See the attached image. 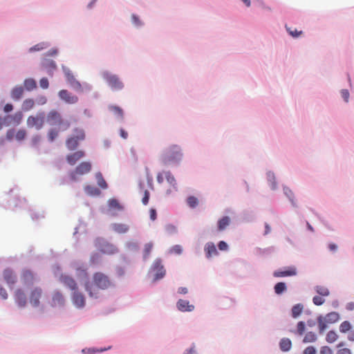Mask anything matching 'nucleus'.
<instances>
[{
	"instance_id": "1",
	"label": "nucleus",
	"mask_w": 354,
	"mask_h": 354,
	"mask_svg": "<svg viewBox=\"0 0 354 354\" xmlns=\"http://www.w3.org/2000/svg\"><path fill=\"white\" fill-rule=\"evenodd\" d=\"M113 286L109 276L101 272H96L92 276V280L84 284L85 290L91 298L100 297V290H105Z\"/></svg>"
},
{
	"instance_id": "2",
	"label": "nucleus",
	"mask_w": 354,
	"mask_h": 354,
	"mask_svg": "<svg viewBox=\"0 0 354 354\" xmlns=\"http://www.w3.org/2000/svg\"><path fill=\"white\" fill-rule=\"evenodd\" d=\"M183 154L178 145H172L162 154L161 159L165 164L176 162L182 158Z\"/></svg>"
},
{
	"instance_id": "3",
	"label": "nucleus",
	"mask_w": 354,
	"mask_h": 354,
	"mask_svg": "<svg viewBox=\"0 0 354 354\" xmlns=\"http://www.w3.org/2000/svg\"><path fill=\"white\" fill-rule=\"evenodd\" d=\"M46 121L50 126L57 125L62 131H66L70 127L69 122L64 121L61 114L55 110H51L48 113Z\"/></svg>"
},
{
	"instance_id": "4",
	"label": "nucleus",
	"mask_w": 354,
	"mask_h": 354,
	"mask_svg": "<svg viewBox=\"0 0 354 354\" xmlns=\"http://www.w3.org/2000/svg\"><path fill=\"white\" fill-rule=\"evenodd\" d=\"M85 139V133L82 129L75 128L73 130L72 136L68 137L66 140V146L69 150L75 149L78 145L80 141H82Z\"/></svg>"
},
{
	"instance_id": "5",
	"label": "nucleus",
	"mask_w": 354,
	"mask_h": 354,
	"mask_svg": "<svg viewBox=\"0 0 354 354\" xmlns=\"http://www.w3.org/2000/svg\"><path fill=\"white\" fill-rule=\"evenodd\" d=\"M94 244L95 248L102 254L112 255L118 252V249L115 245L107 242L104 239L97 238Z\"/></svg>"
},
{
	"instance_id": "6",
	"label": "nucleus",
	"mask_w": 354,
	"mask_h": 354,
	"mask_svg": "<svg viewBox=\"0 0 354 354\" xmlns=\"http://www.w3.org/2000/svg\"><path fill=\"white\" fill-rule=\"evenodd\" d=\"M26 122L28 128H35L37 130H40L43 128L45 122L44 112H39L35 115L28 116Z\"/></svg>"
},
{
	"instance_id": "7",
	"label": "nucleus",
	"mask_w": 354,
	"mask_h": 354,
	"mask_svg": "<svg viewBox=\"0 0 354 354\" xmlns=\"http://www.w3.org/2000/svg\"><path fill=\"white\" fill-rule=\"evenodd\" d=\"M102 77L113 90H121L124 86L123 83L115 75L105 71L102 73Z\"/></svg>"
},
{
	"instance_id": "8",
	"label": "nucleus",
	"mask_w": 354,
	"mask_h": 354,
	"mask_svg": "<svg viewBox=\"0 0 354 354\" xmlns=\"http://www.w3.org/2000/svg\"><path fill=\"white\" fill-rule=\"evenodd\" d=\"M91 170V164L89 162H82L76 167L74 171L70 173L71 180L76 181L78 180L77 176L84 175L88 173Z\"/></svg>"
},
{
	"instance_id": "9",
	"label": "nucleus",
	"mask_w": 354,
	"mask_h": 354,
	"mask_svg": "<svg viewBox=\"0 0 354 354\" xmlns=\"http://www.w3.org/2000/svg\"><path fill=\"white\" fill-rule=\"evenodd\" d=\"M42 295L43 290L40 287L36 286L32 288L28 295L30 304L34 307L39 306Z\"/></svg>"
},
{
	"instance_id": "10",
	"label": "nucleus",
	"mask_w": 354,
	"mask_h": 354,
	"mask_svg": "<svg viewBox=\"0 0 354 354\" xmlns=\"http://www.w3.org/2000/svg\"><path fill=\"white\" fill-rule=\"evenodd\" d=\"M23 119V113L21 111H17L13 115H8L3 118V123L6 126H9L11 124L19 125L21 124Z\"/></svg>"
},
{
	"instance_id": "11",
	"label": "nucleus",
	"mask_w": 354,
	"mask_h": 354,
	"mask_svg": "<svg viewBox=\"0 0 354 354\" xmlns=\"http://www.w3.org/2000/svg\"><path fill=\"white\" fill-rule=\"evenodd\" d=\"M73 304L78 308H82L86 304V298L83 293L78 291L77 289L73 291L71 297Z\"/></svg>"
},
{
	"instance_id": "12",
	"label": "nucleus",
	"mask_w": 354,
	"mask_h": 354,
	"mask_svg": "<svg viewBox=\"0 0 354 354\" xmlns=\"http://www.w3.org/2000/svg\"><path fill=\"white\" fill-rule=\"evenodd\" d=\"M21 281L25 286L32 285L35 281V277L32 272L28 270H24L21 274Z\"/></svg>"
},
{
	"instance_id": "13",
	"label": "nucleus",
	"mask_w": 354,
	"mask_h": 354,
	"mask_svg": "<svg viewBox=\"0 0 354 354\" xmlns=\"http://www.w3.org/2000/svg\"><path fill=\"white\" fill-rule=\"evenodd\" d=\"M59 281L62 282L65 286L70 288L72 291H75L77 289V284L75 280L71 276L67 274H62L59 277Z\"/></svg>"
},
{
	"instance_id": "14",
	"label": "nucleus",
	"mask_w": 354,
	"mask_h": 354,
	"mask_svg": "<svg viewBox=\"0 0 354 354\" xmlns=\"http://www.w3.org/2000/svg\"><path fill=\"white\" fill-rule=\"evenodd\" d=\"M3 277L8 286L12 288L17 281V277L14 272L10 269H6L3 272Z\"/></svg>"
},
{
	"instance_id": "15",
	"label": "nucleus",
	"mask_w": 354,
	"mask_h": 354,
	"mask_svg": "<svg viewBox=\"0 0 354 354\" xmlns=\"http://www.w3.org/2000/svg\"><path fill=\"white\" fill-rule=\"evenodd\" d=\"M15 302L20 307H25L27 304V297L21 288H18L15 292Z\"/></svg>"
},
{
	"instance_id": "16",
	"label": "nucleus",
	"mask_w": 354,
	"mask_h": 354,
	"mask_svg": "<svg viewBox=\"0 0 354 354\" xmlns=\"http://www.w3.org/2000/svg\"><path fill=\"white\" fill-rule=\"evenodd\" d=\"M152 270L156 272V279H157L162 278L165 274V270L160 259L154 261L152 265Z\"/></svg>"
},
{
	"instance_id": "17",
	"label": "nucleus",
	"mask_w": 354,
	"mask_h": 354,
	"mask_svg": "<svg viewBox=\"0 0 354 354\" xmlns=\"http://www.w3.org/2000/svg\"><path fill=\"white\" fill-rule=\"evenodd\" d=\"M59 97L68 104H75L78 101V97L76 95L71 94L65 89L59 92Z\"/></svg>"
},
{
	"instance_id": "18",
	"label": "nucleus",
	"mask_w": 354,
	"mask_h": 354,
	"mask_svg": "<svg viewBox=\"0 0 354 354\" xmlns=\"http://www.w3.org/2000/svg\"><path fill=\"white\" fill-rule=\"evenodd\" d=\"M165 177L167 181V183L170 185V188L167 189V194H171L174 191L177 190V183L174 176L171 174L170 171H164Z\"/></svg>"
},
{
	"instance_id": "19",
	"label": "nucleus",
	"mask_w": 354,
	"mask_h": 354,
	"mask_svg": "<svg viewBox=\"0 0 354 354\" xmlns=\"http://www.w3.org/2000/svg\"><path fill=\"white\" fill-rule=\"evenodd\" d=\"M65 302L64 297L59 291H55L52 295L50 305L53 307L62 306Z\"/></svg>"
},
{
	"instance_id": "20",
	"label": "nucleus",
	"mask_w": 354,
	"mask_h": 354,
	"mask_svg": "<svg viewBox=\"0 0 354 354\" xmlns=\"http://www.w3.org/2000/svg\"><path fill=\"white\" fill-rule=\"evenodd\" d=\"M85 156L83 151H77L73 153L68 154L66 156L67 162L71 165H74L79 160Z\"/></svg>"
},
{
	"instance_id": "21",
	"label": "nucleus",
	"mask_w": 354,
	"mask_h": 354,
	"mask_svg": "<svg viewBox=\"0 0 354 354\" xmlns=\"http://www.w3.org/2000/svg\"><path fill=\"white\" fill-rule=\"evenodd\" d=\"M177 308L181 312H191L194 310V306L190 304L189 301L179 299L176 304Z\"/></svg>"
},
{
	"instance_id": "22",
	"label": "nucleus",
	"mask_w": 354,
	"mask_h": 354,
	"mask_svg": "<svg viewBox=\"0 0 354 354\" xmlns=\"http://www.w3.org/2000/svg\"><path fill=\"white\" fill-rule=\"evenodd\" d=\"M297 270L295 267H290L288 269L281 271L276 270L273 272V276L275 277H285L296 275Z\"/></svg>"
},
{
	"instance_id": "23",
	"label": "nucleus",
	"mask_w": 354,
	"mask_h": 354,
	"mask_svg": "<svg viewBox=\"0 0 354 354\" xmlns=\"http://www.w3.org/2000/svg\"><path fill=\"white\" fill-rule=\"evenodd\" d=\"M43 68L47 71L48 73L51 75L53 72L56 69V64L52 59H44L41 63Z\"/></svg>"
},
{
	"instance_id": "24",
	"label": "nucleus",
	"mask_w": 354,
	"mask_h": 354,
	"mask_svg": "<svg viewBox=\"0 0 354 354\" xmlns=\"http://www.w3.org/2000/svg\"><path fill=\"white\" fill-rule=\"evenodd\" d=\"M205 252L207 258H211L213 256L218 254V251L216 248L215 245L212 242H208L205 245Z\"/></svg>"
},
{
	"instance_id": "25",
	"label": "nucleus",
	"mask_w": 354,
	"mask_h": 354,
	"mask_svg": "<svg viewBox=\"0 0 354 354\" xmlns=\"http://www.w3.org/2000/svg\"><path fill=\"white\" fill-rule=\"evenodd\" d=\"M129 226L124 223H114L112 225V229L118 234H124L128 232Z\"/></svg>"
},
{
	"instance_id": "26",
	"label": "nucleus",
	"mask_w": 354,
	"mask_h": 354,
	"mask_svg": "<svg viewBox=\"0 0 354 354\" xmlns=\"http://www.w3.org/2000/svg\"><path fill=\"white\" fill-rule=\"evenodd\" d=\"M280 349L283 352H287L292 347V342L288 338H282L279 342Z\"/></svg>"
},
{
	"instance_id": "27",
	"label": "nucleus",
	"mask_w": 354,
	"mask_h": 354,
	"mask_svg": "<svg viewBox=\"0 0 354 354\" xmlns=\"http://www.w3.org/2000/svg\"><path fill=\"white\" fill-rule=\"evenodd\" d=\"M108 204L109 209L111 210L117 212L123 210V207L119 203L118 201L115 198L110 199Z\"/></svg>"
},
{
	"instance_id": "28",
	"label": "nucleus",
	"mask_w": 354,
	"mask_h": 354,
	"mask_svg": "<svg viewBox=\"0 0 354 354\" xmlns=\"http://www.w3.org/2000/svg\"><path fill=\"white\" fill-rule=\"evenodd\" d=\"M24 93V88L22 86H16L15 87L11 92V96L12 99L15 100H19Z\"/></svg>"
},
{
	"instance_id": "29",
	"label": "nucleus",
	"mask_w": 354,
	"mask_h": 354,
	"mask_svg": "<svg viewBox=\"0 0 354 354\" xmlns=\"http://www.w3.org/2000/svg\"><path fill=\"white\" fill-rule=\"evenodd\" d=\"M230 223V218L228 216H224L218 221V230H224Z\"/></svg>"
},
{
	"instance_id": "30",
	"label": "nucleus",
	"mask_w": 354,
	"mask_h": 354,
	"mask_svg": "<svg viewBox=\"0 0 354 354\" xmlns=\"http://www.w3.org/2000/svg\"><path fill=\"white\" fill-rule=\"evenodd\" d=\"M84 191L86 192V193L91 196H98L100 194V189L92 185L85 186Z\"/></svg>"
},
{
	"instance_id": "31",
	"label": "nucleus",
	"mask_w": 354,
	"mask_h": 354,
	"mask_svg": "<svg viewBox=\"0 0 354 354\" xmlns=\"http://www.w3.org/2000/svg\"><path fill=\"white\" fill-rule=\"evenodd\" d=\"M59 131H62L59 128V129H57L55 128H52L49 129L47 134L48 140L50 142H53L55 140V138H57Z\"/></svg>"
},
{
	"instance_id": "32",
	"label": "nucleus",
	"mask_w": 354,
	"mask_h": 354,
	"mask_svg": "<svg viewBox=\"0 0 354 354\" xmlns=\"http://www.w3.org/2000/svg\"><path fill=\"white\" fill-rule=\"evenodd\" d=\"M303 309L304 306L302 304H298L295 305L292 308V317L297 318V317H299L301 314Z\"/></svg>"
},
{
	"instance_id": "33",
	"label": "nucleus",
	"mask_w": 354,
	"mask_h": 354,
	"mask_svg": "<svg viewBox=\"0 0 354 354\" xmlns=\"http://www.w3.org/2000/svg\"><path fill=\"white\" fill-rule=\"evenodd\" d=\"M35 106V101L32 99H26L22 104V109L25 111H28Z\"/></svg>"
},
{
	"instance_id": "34",
	"label": "nucleus",
	"mask_w": 354,
	"mask_h": 354,
	"mask_svg": "<svg viewBox=\"0 0 354 354\" xmlns=\"http://www.w3.org/2000/svg\"><path fill=\"white\" fill-rule=\"evenodd\" d=\"M317 337L315 333L313 332H308L303 339L304 343H312L315 342L317 340Z\"/></svg>"
},
{
	"instance_id": "35",
	"label": "nucleus",
	"mask_w": 354,
	"mask_h": 354,
	"mask_svg": "<svg viewBox=\"0 0 354 354\" xmlns=\"http://www.w3.org/2000/svg\"><path fill=\"white\" fill-rule=\"evenodd\" d=\"M109 109L117 117L120 118V119L123 118V111L120 107L111 105L109 107Z\"/></svg>"
},
{
	"instance_id": "36",
	"label": "nucleus",
	"mask_w": 354,
	"mask_h": 354,
	"mask_svg": "<svg viewBox=\"0 0 354 354\" xmlns=\"http://www.w3.org/2000/svg\"><path fill=\"white\" fill-rule=\"evenodd\" d=\"M325 319L328 323H334L339 319V314L335 312L328 313L325 317Z\"/></svg>"
},
{
	"instance_id": "37",
	"label": "nucleus",
	"mask_w": 354,
	"mask_h": 354,
	"mask_svg": "<svg viewBox=\"0 0 354 354\" xmlns=\"http://www.w3.org/2000/svg\"><path fill=\"white\" fill-rule=\"evenodd\" d=\"M153 243L149 242L145 245L144 250H143V258L144 259H147L149 258L151 252L153 249Z\"/></svg>"
},
{
	"instance_id": "38",
	"label": "nucleus",
	"mask_w": 354,
	"mask_h": 354,
	"mask_svg": "<svg viewBox=\"0 0 354 354\" xmlns=\"http://www.w3.org/2000/svg\"><path fill=\"white\" fill-rule=\"evenodd\" d=\"M24 86L28 91H32L37 87V84L33 79L29 78L24 81Z\"/></svg>"
},
{
	"instance_id": "39",
	"label": "nucleus",
	"mask_w": 354,
	"mask_h": 354,
	"mask_svg": "<svg viewBox=\"0 0 354 354\" xmlns=\"http://www.w3.org/2000/svg\"><path fill=\"white\" fill-rule=\"evenodd\" d=\"M26 136L27 131L24 129H20L17 132H15V139L19 142L24 140L26 138Z\"/></svg>"
},
{
	"instance_id": "40",
	"label": "nucleus",
	"mask_w": 354,
	"mask_h": 354,
	"mask_svg": "<svg viewBox=\"0 0 354 354\" xmlns=\"http://www.w3.org/2000/svg\"><path fill=\"white\" fill-rule=\"evenodd\" d=\"M95 178L97 180V185L102 189H106L107 187V184L104 179L101 173L98 172L95 174Z\"/></svg>"
},
{
	"instance_id": "41",
	"label": "nucleus",
	"mask_w": 354,
	"mask_h": 354,
	"mask_svg": "<svg viewBox=\"0 0 354 354\" xmlns=\"http://www.w3.org/2000/svg\"><path fill=\"white\" fill-rule=\"evenodd\" d=\"M286 290V283L283 282H279L274 286V292L277 295L281 294Z\"/></svg>"
},
{
	"instance_id": "42",
	"label": "nucleus",
	"mask_w": 354,
	"mask_h": 354,
	"mask_svg": "<svg viewBox=\"0 0 354 354\" xmlns=\"http://www.w3.org/2000/svg\"><path fill=\"white\" fill-rule=\"evenodd\" d=\"M337 337L338 336L335 331L330 330L327 333L326 339L328 343H333L337 339Z\"/></svg>"
},
{
	"instance_id": "43",
	"label": "nucleus",
	"mask_w": 354,
	"mask_h": 354,
	"mask_svg": "<svg viewBox=\"0 0 354 354\" xmlns=\"http://www.w3.org/2000/svg\"><path fill=\"white\" fill-rule=\"evenodd\" d=\"M187 202L188 205L192 208H194L198 205V198L193 196H189L187 199Z\"/></svg>"
},
{
	"instance_id": "44",
	"label": "nucleus",
	"mask_w": 354,
	"mask_h": 354,
	"mask_svg": "<svg viewBox=\"0 0 354 354\" xmlns=\"http://www.w3.org/2000/svg\"><path fill=\"white\" fill-rule=\"evenodd\" d=\"M286 30L288 31V32L292 37L297 38V37H299V36H301L302 35V31L301 30H297L296 29L292 30L291 28L287 27V26H286Z\"/></svg>"
},
{
	"instance_id": "45",
	"label": "nucleus",
	"mask_w": 354,
	"mask_h": 354,
	"mask_svg": "<svg viewBox=\"0 0 354 354\" xmlns=\"http://www.w3.org/2000/svg\"><path fill=\"white\" fill-rule=\"evenodd\" d=\"M351 328V324L347 322V321H345L344 322H342L340 326H339V330L340 332L342 333H346L347 331H348Z\"/></svg>"
},
{
	"instance_id": "46",
	"label": "nucleus",
	"mask_w": 354,
	"mask_h": 354,
	"mask_svg": "<svg viewBox=\"0 0 354 354\" xmlns=\"http://www.w3.org/2000/svg\"><path fill=\"white\" fill-rule=\"evenodd\" d=\"M316 291L321 296H328L329 295V290L324 286H317L316 288Z\"/></svg>"
},
{
	"instance_id": "47",
	"label": "nucleus",
	"mask_w": 354,
	"mask_h": 354,
	"mask_svg": "<svg viewBox=\"0 0 354 354\" xmlns=\"http://www.w3.org/2000/svg\"><path fill=\"white\" fill-rule=\"evenodd\" d=\"M305 331V324L304 322H299L297 325V333L299 335H302Z\"/></svg>"
},
{
	"instance_id": "48",
	"label": "nucleus",
	"mask_w": 354,
	"mask_h": 354,
	"mask_svg": "<svg viewBox=\"0 0 354 354\" xmlns=\"http://www.w3.org/2000/svg\"><path fill=\"white\" fill-rule=\"evenodd\" d=\"M326 319L323 320L322 317H319L318 319V326L319 329V332L322 333L325 330V329L327 328Z\"/></svg>"
},
{
	"instance_id": "49",
	"label": "nucleus",
	"mask_w": 354,
	"mask_h": 354,
	"mask_svg": "<svg viewBox=\"0 0 354 354\" xmlns=\"http://www.w3.org/2000/svg\"><path fill=\"white\" fill-rule=\"evenodd\" d=\"M14 138H15V130L14 129H8L6 134V139L8 141H12Z\"/></svg>"
},
{
	"instance_id": "50",
	"label": "nucleus",
	"mask_w": 354,
	"mask_h": 354,
	"mask_svg": "<svg viewBox=\"0 0 354 354\" xmlns=\"http://www.w3.org/2000/svg\"><path fill=\"white\" fill-rule=\"evenodd\" d=\"M46 45L44 43L41 44H37L35 45L34 46L31 47L29 50L30 52H34V51H39L41 50H43L46 48Z\"/></svg>"
},
{
	"instance_id": "51",
	"label": "nucleus",
	"mask_w": 354,
	"mask_h": 354,
	"mask_svg": "<svg viewBox=\"0 0 354 354\" xmlns=\"http://www.w3.org/2000/svg\"><path fill=\"white\" fill-rule=\"evenodd\" d=\"M41 140V136L39 134L34 135L31 138L32 146H37Z\"/></svg>"
},
{
	"instance_id": "52",
	"label": "nucleus",
	"mask_w": 354,
	"mask_h": 354,
	"mask_svg": "<svg viewBox=\"0 0 354 354\" xmlns=\"http://www.w3.org/2000/svg\"><path fill=\"white\" fill-rule=\"evenodd\" d=\"M313 301L315 305L321 306L324 303L325 299L320 296H315L313 299Z\"/></svg>"
},
{
	"instance_id": "53",
	"label": "nucleus",
	"mask_w": 354,
	"mask_h": 354,
	"mask_svg": "<svg viewBox=\"0 0 354 354\" xmlns=\"http://www.w3.org/2000/svg\"><path fill=\"white\" fill-rule=\"evenodd\" d=\"M65 75L69 84H71L75 80L74 75L69 70L65 71Z\"/></svg>"
},
{
	"instance_id": "54",
	"label": "nucleus",
	"mask_w": 354,
	"mask_h": 354,
	"mask_svg": "<svg viewBox=\"0 0 354 354\" xmlns=\"http://www.w3.org/2000/svg\"><path fill=\"white\" fill-rule=\"evenodd\" d=\"M284 193L285 194L290 198L292 204L295 205V203L293 201L292 197H293V193L289 188H284Z\"/></svg>"
},
{
	"instance_id": "55",
	"label": "nucleus",
	"mask_w": 354,
	"mask_h": 354,
	"mask_svg": "<svg viewBox=\"0 0 354 354\" xmlns=\"http://www.w3.org/2000/svg\"><path fill=\"white\" fill-rule=\"evenodd\" d=\"M149 192L148 190L145 189L144 191V196L142 199V203H143V205H146L148 204L149 203Z\"/></svg>"
},
{
	"instance_id": "56",
	"label": "nucleus",
	"mask_w": 354,
	"mask_h": 354,
	"mask_svg": "<svg viewBox=\"0 0 354 354\" xmlns=\"http://www.w3.org/2000/svg\"><path fill=\"white\" fill-rule=\"evenodd\" d=\"M39 84L42 88H47L49 85L48 79L46 77L41 78L39 81Z\"/></svg>"
},
{
	"instance_id": "57",
	"label": "nucleus",
	"mask_w": 354,
	"mask_h": 354,
	"mask_svg": "<svg viewBox=\"0 0 354 354\" xmlns=\"http://www.w3.org/2000/svg\"><path fill=\"white\" fill-rule=\"evenodd\" d=\"M303 354H316V350L313 346H308L304 349Z\"/></svg>"
},
{
	"instance_id": "58",
	"label": "nucleus",
	"mask_w": 354,
	"mask_h": 354,
	"mask_svg": "<svg viewBox=\"0 0 354 354\" xmlns=\"http://www.w3.org/2000/svg\"><path fill=\"white\" fill-rule=\"evenodd\" d=\"M171 251L175 254H180L182 253L183 248L180 245H176L171 248Z\"/></svg>"
},
{
	"instance_id": "59",
	"label": "nucleus",
	"mask_w": 354,
	"mask_h": 354,
	"mask_svg": "<svg viewBox=\"0 0 354 354\" xmlns=\"http://www.w3.org/2000/svg\"><path fill=\"white\" fill-rule=\"evenodd\" d=\"M218 249L220 250H222V251H225L227 250L228 248V245L227 244L223 241H221L218 244Z\"/></svg>"
},
{
	"instance_id": "60",
	"label": "nucleus",
	"mask_w": 354,
	"mask_h": 354,
	"mask_svg": "<svg viewBox=\"0 0 354 354\" xmlns=\"http://www.w3.org/2000/svg\"><path fill=\"white\" fill-rule=\"evenodd\" d=\"M75 90L80 91L82 90V85L76 79L70 84Z\"/></svg>"
},
{
	"instance_id": "61",
	"label": "nucleus",
	"mask_w": 354,
	"mask_h": 354,
	"mask_svg": "<svg viewBox=\"0 0 354 354\" xmlns=\"http://www.w3.org/2000/svg\"><path fill=\"white\" fill-rule=\"evenodd\" d=\"M320 354H333L332 350L328 346H323L321 348Z\"/></svg>"
},
{
	"instance_id": "62",
	"label": "nucleus",
	"mask_w": 354,
	"mask_h": 354,
	"mask_svg": "<svg viewBox=\"0 0 354 354\" xmlns=\"http://www.w3.org/2000/svg\"><path fill=\"white\" fill-rule=\"evenodd\" d=\"M132 22L136 26H138L142 24L140 20L139 19L138 17L136 15H132L131 16Z\"/></svg>"
},
{
	"instance_id": "63",
	"label": "nucleus",
	"mask_w": 354,
	"mask_h": 354,
	"mask_svg": "<svg viewBox=\"0 0 354 354\" xmlns=\"http://www.w3.org/2000/svg\"><path fill=\"white\" fill-rule=\"evenodd\" d=\"M341 94H342V97L344 98L345 102H347L348 101V98H349V93H348V91L347 90H346V89H343L341 91Z\"/></svg>"
},
{
	"instance_id": "64",
	"label": "nucleus",
	"mask_w": 354,
	"mask_h": 354,
	"mask_svg": "<svg viewBox=\"0 0 354 354\" xmlns=\"http://www.w3.org/2000/svg\"><path fill=\"white\" fill-rule=\"evenodd\" d=\"M337 354H351V353L348 348H344L339 349Z\"/></svg>"
}]
</instances>
